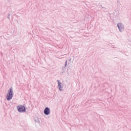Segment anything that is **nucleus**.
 Listing matches in <instances>:
<instances>
[{
    "label": "nucleus",
    "instance_id": "obj_1",
    "mask_svg": "<svg viewBox=\"0 0 131 131\" xmlns=\"http://www.w3.org/2000/svg\"><path fill=\"white\" fill-rule=\"evenodd\" d=\"M17 111H18L20 113L26 112V107L23 105H18L17 106Z\"/></svg>",
    "mask_w": 131,
    "mask_h": 131
},
{
    "label": "nucleus",
    "instance_id": "obj_2",
    "mask_svg": "<svg viewBox=\"0 0 131 131\" xmlns=\"http://www.w3.org/2000/svg\"><path fill=\"white\" fill-rule=\"evenodd\" d=\"M117 27L120 32H123V31L124 30V25H123L122 23H118L117 24Z\"/></svg>",
    "mask_w": 131,
    "mask_h": 131
},
{
    "label": "nucleus",
    "instance_id": "obj_3",
    "mask_svg": "<svg viewBox=\"0 0 131 131\" xmlns=\"http://www.w3.org/2000/svg\"><path fill=\"white\" fill-rule=\"evenodd\" d=\"M43 113L45 115H49L50 113H51V109L49 107H46L44 109Z\"/></svg>",
    "mask_w": 131,
    "mask_h": 131
},
{
    "label": "nucleus",
    "instance_id": "obj_4",
    "mask_svg": "<svg viewBox=\"0 0 131 131\" xmlns=\"http://www.w3.org/2000/svg\"><path fill=\"white\" fill-rule=\"evenodd\" d=\"M57 82H58V86L59 87L60 92H62V91H63V86L62 85V83H61L59 80H57Z\"/></svg>",
    "mask_w": 131,
    "mask_h": 131
},
{
    "label": "nucleus",
    "instance_id": "obj_5",
    "mask_svg": "<svg viewBox=\"0 0 131 131\" xmlns=\"http://www.w3.org/2000/svg\"><path fill=\"white\" fill-rule=\"evenodd\" d=\"M13 97H14V95L7 93L6 99L7 101H10V100H12L13 99Z\"/></svg>",
    "mask_w": 131,
    "mask_h": 131
},
{
    "label": "nucleus",
    "instance_id": "obj_6",
    "mask_svg": "<svg viewBox=\"0 0 131 131\" xmlns=\"http://www.w3.org/2000/svg\"><path fill=\"white\" fill-rule=\"evenodd\" d=\"M8 94L14 95V92L13 91V87H11L10 89L8 90Z\"/></svg>",
    "mask_w": 131,
    "mask_h": 131
},
{
    "label": "nucleus",
    "instance_id": "obj_7",
    "mask_svg": "<svg viewBox=\"0 0 131 131\" xmlns=\"http://www.w3.org/2000/svg\"><path fill=\"white\" fill-rule=\"evenodd\" d=\"M34 121H35V122H37V123H39V120L37 118H35Z\"/></svg>",
    "mask_w": 131,
    "mask_h": 131
},
{
    "label": "nucleus",
    "instance_id": "obj_8",
    "mask_svg": "<svg viewBox=\"0 0 131 131\" xmlns=\"http://www.w3.org/2000/svg\"><path fill=\"white\" fill-rule=\"evenodd\" d=\"M64 69H65V68H62L63 71L60 72L61 75H62V74H63V73H65V71L64 70Z\"/></svg>",
    "mask_w": 131,
    "mask_h": 131
},
{
    "label": "nucleus",
    "instance_id": "obj_9",
    "mask_svg": "<svg viewBox=\"0 0 131 131\" xmlns=\"http://www.w3.org/2000/svg\"><path fill=\"white\" fill-rule=\"evenodd\" d=\"M11 16V13H9V14H8V19H10V16Z\"/></svg>",
    "mask_w": 131,
    "mask_h": 131
},
{
    "label": "nucleus",
    "instance_id": "obj_10",
    "mask_svg": "<svg viewBox=\"0 0 131 131\" xmlns=\"http://www.w3.org/2000/svg\"><path fill=\"white\" fill-rule=\"evenodd\" d=\"M64 66H65V67H66L67 66V60L66 61Z\"/></svg>",
    "mask_w": 131,
    "mask_h": 131
},
{
    "label": "nucleus",
    "instance_id": "obj_11",
    "mask_svg": "<svg viewBox=\"0 0 131 131\" xmlns=\"http://www.w3.org/2000/svg\"><path fill=\"white\" fill-rule=\"evenodd\" d=\"M100 7H101V8H102V9H104V7H103V6H102V5H100Z\"/></svg>",
    "mask_w": 131,
    "mask_h": 131
},
{
    "label": "nucleus",
    "instance_id": "obj_12",
    "mask_svg": "<svg viewBox=\"0 0 131 131\" xmlns=\"http://www.w3.org/2000/svg\"><path fill=\"white\" fill-rule=\"evenodd\" d=\"M69 61H71V58H70V60H69Z\"/></svg>",
    "mask_w": 131,
    "mask_h": 131
},
{
    "label": "nucleus",
    "instance_id": "obj_13",
    "mask_svg": "<svg viewBox=\"0 0 131 131\" xmlns=\"http://www.w3.org/2000/svg\"><path fill=\"white\" fill-rule=\"evenodd\" d=\"M1 55H3V53H1Z\"/></svg>",
    "mask_w": 131,
    "mask_h": 131
}]
</instances>
